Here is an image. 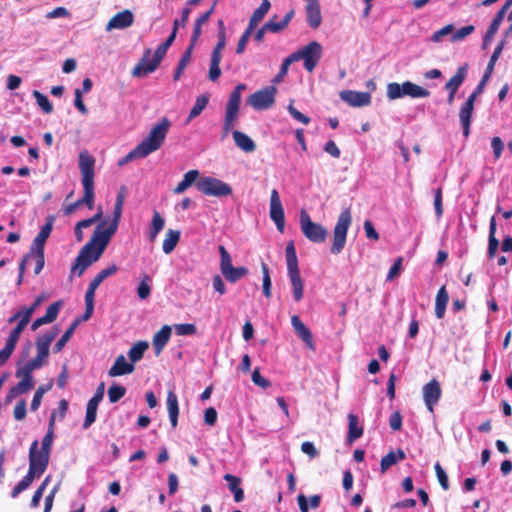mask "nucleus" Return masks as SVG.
<instances>
[{
	"instance_id": "nucleus-22",
	"label": "nucleus",
	"mask_w": 512,
	"mask_h": 512,
	"mask_svg": "<svg viewBox=\"0 0 512 512\" xmlns=\"http://www.w3.org/2000/svg\"><path fill=\"white\" fill-rule=\"evenodd\" d=\"M44 361L45 358L37 355L36 357L28 361L24 366L17 369L16 377L21 378L28 384H33L32 372L42 367Z\"/></svg>"
},
{
	"instance_id": "nucleus-31",
	"label": "nucleus",
	"mask_w": 512,
	"mask_h": 512,
	"mask_svg": "<svg viewBox=\"0 0 512 512\" xmlns=\"http://www.w3.org/2000/svg\"><path fill=\"white\" fill-rule=\"evenodd\" d=\"M166 401H167V409H168L171 426L173 428H176L177 424H178V415H179L178 397H177L176 393L172 390H169L167 393Z\"/></svg>"
},
{
	"instance_id": "nucleus-37",
	"label": "nucleus",
	"mask_w": 512,
	"mask_h": 512,
	"mask_svg": "<svg viewBox=\"0 0 512 512\" xmlns=\"http://www.w3.org/2000/svg\"><path fill=\"white\" fill-rule=\"evenodd\" d=\"M99 286L89 283L85 293V312L82 316V320L87 321L91 318L94 311V298L95 292Z\"/></svg>"
},
{
	"instance_id": "nucleus-60",
	"label": "nucleus",
	"mask_w": 512,
	"mask_h": 512,
	"mask_svg": "<svg viewBox=\"0 0 512 512\" xmlns=\"http://www.w3.org/2000/svg\"><path fill=\"white\" fill-rule=\"evenodd\" d=\"M175 331L177 335L180 336L194 335L197 331V328L192 323H181L175 325Z\"/></svg>"
},
{
	"instance_id": "nucleus-11",
	"label": "nucleus",
	"mask_w": 512,
	"mask_h": 512,
	"mask_svg": "<svg viewBox=\"0 0 512 512\" xmlns=\"http://www.w3.org/2000/svg\"><path fill=\"white\" fill-rule=\"evenodd\" d=\"M220 270L228 282L235 283L248 274L246 267H233L232 258L223 245L219 246Z\"/></svg>"
},
{
	"instance_id": "nucleus-3",
	"label": "nucleus",
	"mask_w": 512,
	"mask_h": 512,
	"mask_svg": "<svg viewBox=\"0 0 512 512\" xmlns=\"http://www.w3.org/2000/svg\"><path fill=\"white\" fill-rule=\"evenodd\" d=\"M171 127V122L168 118L163 117L157 124H155L150 130L146 138H144L138 146L143 150L147 156L163 145L166 136Z\"/></svg>"
},
{
	"instance_id": "nucleus-47",
	"label": "nucleus",
	"mask_w": 512,
	"mask_h": 512,
	"mask_svg": "<svg viewBox=\"0 0 512 512\" xmlns=\"http://www.w3.org/2000/svg\"><path fill=\"white\" fill-rule=\"evenodd\" d=\"M80 319H75L73 323L70 325V327L64 332V334L60 337V339L56 342L54 345V352L58 353L60 352L66 343L69 341L71 336L73 335L76 327L79 325Z\"/></svg>"
},
{
	"instance_id": "nucleus-56",
	"label": "nucleus",
	"mask_w": 512,
	"mask_h": 512,
	"mask_svg": "<svg viewBox=\"0 0 512 512\" xmlns=\"http://www.w3.org/2000/svg\"><path fill=\"white\" fill-rule=\"evenodd\" d=\"M145 157H147V155L144 154L143 150L137 145L134 149H132L125 157H123L118 162V165L123 166L134 159L145 158Z\"/></svg>"
},
{
	"instance_id": "nucleus-43",
	"label": "nucleus",
	"mask_w": 512,
	"mask_h": 512,
	"mask_svg": "<svg viewBox=\"0 0 512 512\" xmlns=\"http://www.w3.org/2000/svg\"><path fill=\"white\" fill-rule=\"evenodd\" d=\"M33 388V384H28L24 380H20L15 386L10 388L8 393L5 396V404H9L21 394L27 393L29 390Z\"/></svg>"
},
{
	"instance_id": "nucleus-15",
	"label": "nucleus",
	"mask_w": 512,
	"mask_h": 512,
	"mask_svg": "<svg viewBox=\"0 0 512 512\" xmlns=\"http://www.w3.org/2000/svg\"><path fill=\"white\" fill-rule=\"evenodd\" d=\"M270 218L275 223L278 231L283 233L285 228L284 209L276 189H273L270 195Z\"/></svg>"
},
{
	"instance_id": "nucleus-33",
	"label": "nucleus",
	"mask_w": 512,
	"mask_h": 512,
	"mask_svg": "<svg viewBox=\"0 0 512 512\" xmlns=\"http://www.w3.org/2000/svg\"><path fill=\"white\" fill-rule=\"evenodd\" d=\"M468 71V64H464L460 66L456 73L447 81L445 84L446 90H452L456 91L459 89V87L463 84Z\"/></svg>"
},
{
	"instance_id": "nucleus-26",
	"label": "nucleus",
	"mask_w": 512,
	"mask_h": 512,
	"mask_svg": "<svg viewBox=\"0 0 512 512\" xmlns=\"http://www.w3.org/2000/svg\"><path fill=\"white\" fill-rule=\"evenodd\" d=\"M505 46V40H502L494 49L490 59H489V62L487 64V67L485 69V72L480 80V82L478 83L479 85H482L484 88L487 84V82L489 81V79L491 78L492 76V73L494 71V67H495V64L497 62V60L499 59L502 51H503V48Z\"/></svg>"
},
{
	"instance_id": "nucleus-42",
	"label": "nucleus",
	"mask_w": 512,
	"mask_h": 512,
	"mask_svg": "<svg viewBox=\"0 0 512 512\" xmlns=\"http://www.w3.org/2000/svg\"><path fill=\"white\" fill-rule=\"evenodd\" d=\"M180 240V231L168 229L163 240L162 249L165 254H170Z\"/></svg>"
},
{
	"instance_id": "nucleus-6",
	"label": "nucleus",
	"mask_w": 512,
	"mask_h": 512,
	"mask_svg": "<svg viewBox=\"0 0 512 512\" xmlns=\"http://www.w3.org/2000/svg\"><path fill=\"white\" fill-rule=\"evenodd\" d=\"M294 62L303 60L304 68L307 72L312 73L322 56V46L317 41H311L307 45L290 54Z\"/></svg>"
},
{
	"instance_id": "nucleus-4",
	"label": "nucleus",
	"mask_w": 512,
	"mask_h": 512,
	"mask_svg": "<svg viewBox=\"0 0 512 512\" xmlns=\"http://www.w3.org/2000/svg\"><path fill=\"white\" fill-rule=\"evenodd\" d=\"M245 89V84H238L229 95V99L225 109V118L222 128L223 138L226 137L236 125L241 103V93Z\"/></svg>"
},
{
	"instance_id": "nucleus-46",
	"label": "nucleus",
	"mask_w": 512,
	"mask_h": 512,
	"mask_svg": "<svg viewBox=\"0 0 512 512\" xmlns=\"http://www.w3.org/2000/svg\"><path fill=\"white\" fill-rule=\"evenodd\" d=\"M209 102V95H201L197 97L193 107L190 110V113L187 118V122H190L192 119L199 116L202 111L206 108Z\"/></svg>"
},
{
	"instance_id": "nucleus-55",
	"label": "nucleus",
	"mask_w": 512,
	"mask_h": 512,
	"mask_svg": "<svg viewBox=\"0 0 512 512\" xmlns=\"http://www.w3.org/2000/svg\"><path fill=\"white\" fill-rule=\"evenodd\" d=\"M97 409V406L87 403L86 416L83 422L84 429H88L95 422L97 416Z\"/></svg>"
},
{
	"instance_id": "nucleus-17",
	"label": "nucleus",
	"mask_w": 512,
	"mask_h": 512,
	"mask_svg": "<svg viewBox=\"0 0 512 512\" xmlns=\"http://www.w3.org/2000/svg\"><path fill=\"white\" fill-rule=\"evenodd\" d=\"M226 45V36L218 35V41L211 53V60H210V68H209V79L211 81H216L220 74V62L222 58V50L225 48Z\"/></svg>"
},
{
	"instance_id": "nucleus-16",
	"label": "nucleus",
	"mask_w": 512,
	"mask_h": 512,
	"mask_svg": "<svg viewBox=\"0 0 512 512\" xmlns=\"http://www.w3.org/2000/svg\"><path fill=\"white\" fill-rule=\"evenodd\" d=\"M422 393L423 400L427 409L429 412L433 413L434 406L438 403L442 395L439 381L435 378L431 379L427 384L423 386Z\"/></svg>"
},
{
	"instance_id": "nucleus-13",
	"label": "nucleus",
	"mask_w": 512,
	"mask_h": 512,
	"mask_svg": "<svg viewBox=\"0 0 512 512\" xmlns=\"http://www.w3.org/2000/svg\"><path fill=\"white\" fill-rule=\"evenodd\" d=\"M277 89L274 86H268L252 93L247 103L255 110H266L273 106Z\"/></svg>"
},
{
	"instance_id": "nucleus-53",
	"label": "nucleus",
	"mask_w": 512,
	"mask_h": 512,
	"mask_svg": "<svg viewBox=\"0 0 512 512\" xmlns=\"http://www.w3.org/2000/svg\"><path fill=\"white\" fill-rule=\"evenodd\" d=\"M294 63V60L292 59L291 55H289L288 57H286L281 66H280V69H279V72L275 75V77L273 78L272 80V83L274 84H278L280 82L283 81L284 77L287 75L288 73V69H289V66Z\"/></svg>"
},
{
	"instance_id": "nucleus-23",
	"label": "nucleus",
	"mask_w": 512,
	"mask_h": 512,
	"mask_svg": "<svg viewBox=\"0 0 512 512\" xmlns=\"http://www.w3.org/2000/svg\"><path fill=\"white\" fill-rule=\"evenodd\" d=\"M134 15L133 13L126 9L117 14H115L107 23L106 30L110 31L112 29H125L133 24Z\"/></svg>"
},
{
	"instance_id": "nucleus-2",
	"label": "nucleus",
	"mask_w": 512,
	"mask_h": 512,
	"mask_svg": "<svg viewBox=\"0 0 512 512\" xmlns=\"http://www.w3.org/2000/svg\"><path fill=\"white\" fill-rule=\"evenodd\" d=\"M78 165L82 176L84 193L82 198L64 208L65 215L72 214L78 207L82 205H86L89 209H92L94 206L95 158L87 150H83L79 153Z\"/></svg>"
},
{
	"instance_id": "nucleus-51",
	"label": "nucleus",
	"mask_w": 512,
	"mask_h": 512,
	"mask_svg": "<svg viewBox=\"0 0 512 512\" xmlns=\"http://www.w3.org/2000/svg\"><path fill=\"white\" fill-rule=\"evenodd\" d=\"M33 96L39 107H41L45 113L50 114L53 111V106L46 95L42 94L38 90H34Z\"/></svg>"
},
{
	"instance_id": "nucleus-57",
	"label": "nucleus",
	"mask_w": 512,
	"mask_h": 512,
	"mask_svg": "<svg viewBox=\"0 0 512 512\" xmlns=\"http://www.w3.org/2000/svg\"><path fill=\"white\" fill-rule=\"evenodd\" d=\"M508 9L509 8L505 7L504 5L500 8V10L496 13L494 19L492 20V22L488 28L489 31H491L495 34L498 32V29H499Z\"/></svg>"
},
{
	"instance_id": "nucleus-24",
	"label": "nucleus",
	"mask_w": 512,
	"mask_h": 512,
	"mask_svg": "<svg viewBox=\"0 0 512 512\" xmlns=\"http://www.w3.org/2000/svg\"><path fill=\"white\" fill-rule=\"evenodd\" d=\"M63 305L62 300H58L51 305L48 306L45 315L42 317H39L35 319L31 325V329L33 331L37 330L40 326L52 323L54 320H56L59 311Z\"/></svg>"
},
{
	"instance_id": "nucleus-10",
	"label": "nucleus",
	"mask_w": 512,
	"mask_h": 512,
	"mask_svg": "<svg viewBox=\"0 0 512 512\" xmlns=\"http://www.w3.org/2000/svg\"><path fill=\"white\" fill-rule=\"evenodd\" d=\"M198 191L207 196L224 197L232 194V188L224 181L213 177H202L196 182Z\"/></svg>"
},
{
	"instance_id": "nucleus-39",
	"label": "nucleus",
	"mask_w": 512,
	"mask_h": 512,
	"mask_svg": "<svg viewBox=\"0 0 512 512\" xmlns=\"http://www.w3.org/2000/svg\"><path fill=\"white\" fill-rule=\"evenodd\" d=\"M164 225H165L164 218L161 216V214L158 211L154 210L150 228H149V233H148V240L150 242H154L156 240L157 235L164 228Z\"/></svg>"
},
{
	"instance_id": "nucleus-21",
	"label": "nucleus",
	"mask_w": 512,
	"mask_h": 512,
	"mask_svg": "<svg viewBox=\"0 0 512 512\" xmlns=\"http://www.w3.org/2000/svg\"><path fill=\"white\" fill-rule=\"evenodd\" d=\"M291 324L297 336L306 344L310 350H315L313 335L310 329L301 321L299 316L293 315L291 317Z\"/></svg>"
},
{
	"instance_id": "nucleus-45",
	"label": "nucleus",
	"mask_w": 512,
	"mask_h": 512,
	"mask_svg": "<svg viewBox=\"0 0 512 512\" xmlns=\"http://www.w3.org/2000/svg\"><path fill=\"white\" fill-rule=\"evenodd\" d=\"M148 348L149 344L146 341H139L135 343L128 351V356L131 360V363L134 364L140 361Z\"/></svg>"
},
{
	"instance_id": "nucleus-40",
	"label": "nucleus",
	"mask_w": 512,
	"mask_h": 512,
	"mask_svg": "<svg viewBox=\"0 0 512 512\" xmlns=\"http://www.w3.org/2000/svg\"><path fill=\"white\" fill-rule=\"evenodd\" d=\"M199 177V171L198 170H189L186 172L183 176L182 181H180L177 186L173 189V192L175 194H181L184 191H186L193 183L197 182V179Z\"/></svg>"
},
{
	"instance_id": "nucleus-34",
	"label": "nucleus",
	"mask_w": 512,
	"mask_h": 512,
	"mask_svg": "<svg viewBox=\"0 0 512 512\" xmlns=\"http://www.w3.org/2000/svg\"><path fill=\"white\" fill-rule=\"evenodd\" d=\"M448 301L449 294L446 290V287L443 285L438 290L435 299V316L438 319H442L444 317Z\"/></svg>"
},
{
	"instance_id": "nucleus-38",
	"label": "nucleus",
	"mask_w": 512,
	"mask_h": 512,
	"mask_svg": "<svg viewBox=\"0 0 512 512\" xmlns=\"http://www.w3.org/2000/svg\"><path fill=\"white\" fill-rule=\"evenodd\" d=\"M364 433L363 426L359 425V418L357 415L350 413L348 415V440L353 442L360 438Z\"/></svg>"
},
{
	"instance_id": "nucleus-20",
	"label": "nucleus",
	"mask_w": 512,
	"mask_h": 512,
	"mask_svg": "<svg viewBox=\"0 0 512 512\" xmlns=\"http://www.w3.org/2000/svg\"><path fill=\"white\" fill-rule=\"evenodd\" d=\"M53 221L54 218L49 217L47 222L41 227L30 247L31 254H34V252H44L45 243L52 232Z\"/></svg>"
},
{
	"instance_id": "nucleus-12",
	"label": "nucleus",
	"mask_w": 512,
	"mask_h": 512,
	"mask_svg": "<svg viewBox=\"0 0 512 512\" xmlns=\"http://www.w3.org/2000/svg\"><path fill=\"white\" fill-rule=\"evenodd\" d=\"M484 89L485 88L482 85L478 84L475 90L471 93V95L467 98V100L459 110V120L463 128V135L466 138L470 134V125L472 113L474 110V103L477 97L483 93Z\"/></svg>"
},
{
	"instance_id": "nucleus-28",
	"label": "nucleus",
	"mask_w": 512,
	"mask_h": 512,
	"mask_svg": "<svg viewBox=\"0 0 512 512\" xmlns=\"http://www.w3.org/2000/svg\"><path fill=\"white\" fill-rule=\"evenodd\" d=\"M305 11L308 25L312 29H317L322 22L319 1L306 4Z\"/></svg>"
},
{
	"instance_id": "nucleus-64",
	"label": "nucleus",
	"mask_w": 512,
	"mask_h": 512,
	"mask_svg": "<svg viewBox=\"0 0 512 512\" xmlns=\"http://www.w3.org/2000/svg\"><path fill=\"white\" fill-rule=\"evenodd\" d=\"M26 413V401L24 399H21L14 407L13 415L15 420H24L26 417Z\"/></svg>"
},
{
	"instance_id": "nucleus-25",
	"label": "nucleus",
	"mask_w": 512,
	"mask_h": 512,
	"mask_svg": "<svg viewBox=\"0 0 512 512\" xmlns=\"http://www.w3.org/2000/svg\"><path fill=\"white\" fill-rule=\"evenodd\" d=\"M59 333V328L54 327L53 330L42 334L36 339V348L37 355L43 358H47L49 356V349L52 341L56 338Z\"/></svg>"
},
{
	"instance_id": "nucleus-36",
	"label": "nucleus",
	"mask_w": 512,
	"mask_h": 512,
	"mask_svg": "<svg viewBox=\"0 0 512 512\" xmlns=\"http://www.w3.org/2000/svg\"><path fill=\"white\" fill-rule=\"evenodd\" d=\"M271 7L269 0H263L260 6L252 13L248 26L250 29L255 30L258 24L264 19Z\"/></svg>"
},
{
	"instance_id": "nucleus-61",
	"label": "nucleus",
	"mask_w": 512,
	"mask_h": 512,
	"mask_svg": "<svg viewBox=\"0 0 512 512\" xmlns=\"http://www.w3.org/2000/svg\"><path fill=\"white\" fill-rule=\"evenodd\" d=\"M252 382L263 389L271 387V382L261 375L259 368H255L252 372Z\"/></svg>"
},
{
	"instance_id": "nucleus-18",
	"label": "nucleus",
	"mask_w": 512,
	"mask_h": 512,
	"mask_svg": "<svg viewBox=\"0 0 512 512\" xmlns=\"http://www.w3.org/2000/svg\"><path fill=\"white\" fill-rule=\"evenodd\" d=\"M34 449L35 447L29 449V468L27 474L24 476L30 483H32L35 478L40 477L49 465V461L36 456Z\"/></svg>"
},
{
	"instance_id": "nucleus-41",
	"label": "nucleus",
	"mask_w": 512,
	"mask_h": 512,
	"mask_svg": "<svg viewBox=\"0 0 512 512\" xmlns=\"http://www.w3.org/2000/svg\"><path fill=\"white\" fill-rule=\"evenodd\" d=\"M289 279L291 281L293 297L296 302H299L303 298L304 284L300 275V271L298 272H290L288 273Z\"/></svg>"
},
{
	"instance_id": "nucleus-52",
	"label": "nucleus",
	"mask_w": 512,
	"mask_h": 512,
	"mask_svg": "<svg viewBox=\"0 0 512 512\" xmlns=\"http://www.w3.org/2000/svg\"><path fill=\"white\" fill-rule=\"evenodd\" d=\"M126 394V388L122 385L113 384L108 389V397L111 403L118 402Z\"/></svg>"
},
{
	"instance_id": "nucleus-59",
	"label": "nucleus",
	"mask_w": 512,
	"mask_h": 512,
	"mask_svg": "<svg viewBox=\"0 0 512 512\" xmlns=\"http://www.w3.org/2000/svg\"><path fill=\"white\" fill-rule=\"evenodd\" d=\"M435 473L438 479L439 484L444 490L449 489V481L448 476L442 466L437 462L434 466Z\"/></svg>"
},
{
	"instance_id": "nucleus-63",
	"label": "nucleus",
	"mask_w": 512,
	"mask_h": 512,
	"mask_svg": "<svg viewBox=\"0 0 512 512\" xmlns=\"http://www.w3.org/2000/svg\"><path fill=\"white\" fill-rule=\"evenodd\" d=\"M253 31L254 30L250 29L249 27H247L245 29V31L243 32V34L241 35V37L237 43V47H236L237 54H242L244 52L247 42H248L250 36L252 35Z\"/></svg>"
},
{
	"instance_id": "nucleus-19",
	"label": "nucleus",
	"mask_w": 512,
	"mask_h": 512,
	"mask_svg": "<svg viewBox=\"0 0 512 512\" xmlns=\"http://www.w3.org/2000/svg\"><path fill=\"white\" fill-rule=\"evenodd\" d=\"M340 98L353 107L368 106L371 103V95L368 92L344 90L340 92Z\"/></svg>"
},
{
	"instance_id": "nucleus-29",
	"label": "nucleus",
	"mask_w": 512,
	"mask_h": 512,
	"mask_svg": "<svg viewBox=\"0 0 512 512\" xmlns=\"http://www.w3.org/2000/svg\"><path fill=\"white\" fill-rule=\"evenodd\" d=\"M171 337V327L168 325H164L154 336L152 339V344L155 349L156 355H159L166 344L169 342Z\"/></svg>"
},
{
	"instance_id": "nucleus-50",
	"label": "nucleus",
	"mask_w": 512,
	"mask_h": 512,
	"mask_svg": "<svg viewBox=\"0 0 512 512\" xmlns=\"http://www.w3.org/2000/svg\"><path fill=\"white\" fill-rule=\"evenodd\" d=\"M261 270H262V274H263V285H262L263 294L265 295L266 298H270L272 295L271 294V278H270V273H269V267L265 262L261 263Z\"/></svg>"
},
{
	"instance_id": "nucleus-30",
	"label": "nucleus",
	"mask_w": 512,
	"mask_h": 512,
	"mask_svg": "<svg viewBox=\"0 0 512 512\" xmlns=\"http://www.w3.org/2000/svg\"><path fill=\"white\" fill-rule=\"evenodd\" d=\"M27 325L28 322L26 320L20 319L16 327L11 331L10 335L8 336L4 349L7 350L11 355L16 347V344L20 338L21 333L23 332Z\"/></svg>"
},
{
	"instance_id": "nucleus-54",
	"label": "nucleus",
	"mask_w": 512,
	"mask_h": 512,
	"mask_svg": "<svg viewBox=\"0 0 512 512\" xmlns=\"http://www.w3.org/2000/svg\"><path fill=\"white\" fill-rule=\"evenodd\" d=\"M397 463L396 453L394 451H390L386 455L381 458L380 461V471L384 474L391 466Z\"/></svg>"
},
{
	"instance_id": "nucleus-62",
	"label": "nucleus",
	"mask_w": 512,
	"mask_h": 512,
	"mask_svg": "<svg viewBox=\"0 0 512 512\" xmlns=\"http://www.w3.org/2000/svg\"><path fill=\"white\" fill-rule=\"evenodd\" d=\"M474 30H475V27L473 25H467V26L461 27L451 36V41L452 42L460 41V40L464 39L465 37H467L468 35H470L471 33H473Z\"/></svg>"
},
{
	"instance_id": "nucleus-58",
	"label": "nucleus",
	"mask_w": 512,
	"mask_h": 512,
	"mask_svg": "<svg viewBox=\"0 0 512 512\" xmlns=\"http://www.w3.org/2000/svg\"><path fill=\"white\" fill-rule=\"evenodd\" d=\"M150 277L145 275L137 287V295L140 299H147L150 295L151 288L149 286Z\"/></svg>"
},
{
	"instance_id": "nucleus-7",
	"label": "nucleus",
	"mask_w": 512,
	"mask_h": 512,
	"mask_svg": "<svg viewBox=\"0 0 512 512\" xmlns=\"http://www.w3.org/2000/svg\"><path fill=\"white\" fill-rule=\"evenodd\" d=\"M351 220H352V217H351L350 209L349 208L344 209L340 213L337 223L334 227L333 243L331 246L332 254L337 255L343 250L345 243H346L347 231L351 224Z\"/></svg>"
},
{
	"instance_id": "nucleus-44",
	"label": "nucleus",
	"mask_w": 512,
	"mask_h": 512,
	"mask_svg": "<svg viewBox=\"0 0 512 512\" xmlns=\"http://www.w3.org/2000/svg\"><path fill=\"white\" fill-rule=\"evenodd\" d=\"M298 506L301 512H309V508L316 509L320 506L321 496L320 495H312L309 498L310 505H308L307 498L305 495L300 494L297 497Z\"/></svg>"
},
{
	"instance_id": "nucleus-35",
	"label": "nucleus",
	"mask_w": 512,
	"mask_h": 512,
	"mask_svg": "<svg viewBox=\"0 0 512 512\" xmlns=\"http://www.w3.org/2000/svg\"><path fill=\"white\" fill-rule=\"evenodd\" d=\"M234 142L244 152H253L256 149L254 141L245 133L234 130L232 132Z\"/></svg>"
},
{
	"instance_id": "nucleus-32",
	"label": "nucleus",
	"mask_w": 512,
	"mask_h": 512,
	"mask_svg": "<svg viewBox=\"0 0 512 512\" xmlns=\"http://www.w3.org/2000/svg\"><path fill=\"white\" fill-rule=\"evenodd\" d=\"M217 1L218 0H214V2L212 4V6L210 7V9L208 11H206L205 13L201 14L196 19V21L194 23L192 35H191L192 42H197L198 41V39H199V37L201 36V33H202V25L207 23L208 20L210 19L211 15L213 14L214 9L216 7Z\"/></svg>"
},
{
	"instance_id": "nucleus-27",
	"label": "nucleus",
	"mask_w": 512,
	"mask_h": 512,
	"mask_svg": "<svg viewBox=\"0 0 512 512\" xmlns=\"http://www.w3.org/2000/svg\"><path fill=\"white\" fill-rule=\"evenodd\" d=\"M134 369V364L127 362L124 355H119L112 367L109 369L108 374L110 377H117L130 374L134 371Z\"/></svg>"
},
{
	"instance_id": "nucleus-5",
	"label": "nucleus",
	"mask_w": 512,
	"mask_h": 512,
	"mask_svg": "<svg viewBox=\"0 0 512 512\" xmlns=\"http://www.w3.org/2000/svg\"><path fill=\"white\" fill-rule=\"evenodd\" d=\"M386 94L390 100L399 99L404 96L411 98H427L430 96V91L411 81H405L402 84L397 82L389 83L387 85Z\"/></svg>"
},
{
	"instance_id": "nucleus-14",
	"label": "nucleus",
	"mask_w": 512,
	"mask_h": 512,
	"mask_svg": "<svg viewBox=\"0 0 512 512\" xmlns=\"http://www.w3.org/2000/svg\"><path fill=\"white\" fill-rule=\"evenodd\" d=\"M54 422H55V412L52 413L49 420V427L46 435L42 439L41 448L39 449L38 440H34L31 443L30 449L35 447L34 451L38 458H42L46 461L50 459V452L52 448V443L54 439Z\"/></svg>"
},
{
	"instance_id": "nucleus-1",
	"label": "nucleus",
	"mask_w": 512,
	"mask_h": 512,
	"mask_svg": "<svg viewBox=\"0 0 512 512\" xmlns=\"http://www.w3.org/2000/svg\"><path fill=\"white\" fill-rule=\"evenodd\" d=\"M123 205L114 204L112 219H103L96 226L91 239L80 249L71 267V273L81 276L93 263L98 261L118 229Z\"/></svg>"
},
{
	"instance_id": "nucleus-49",
	"label": "nucleus",
	"mask_w": 512,
	"mask_h": 512,
	"mask_svg": "<svg viewBox=\"0 0 512 512\" xmlns=\"http://www.w3.org/2000/svg\"><path fill=\"white\" fill-rule=\"evenodd\" d=\"M52 387V382L49 383L47 386H39L37 388V390L35 391L34 393V396H33V399L31 401V405H30V409L32 411H36L40 404H41V401H42V398H43V395L48 391L50 390Z\"/></svg>"
},
{
	"instance_id": "nucleus-48",
	"label": "nucleus",
	"mask_w": 512,
	"mask_h": 512,
	"mask_svg": "<svg viewBox=\"0 0 512 512\" xmlns=\"http://www.w3.org/2000/svg\"><path fill=\"white\" fill-rule=\"evenodd\" d=\"M118 271V267L116 264H112L109 267L101 270L97 275L92 279L91 283L100 286V284L108 277L114 275Z\"/></svg>"
},
{
	"instance_id": "nucleus-8",
	"label": "nucleus",
	"mask_w": 512,
	"mask_h": 512,
	"mask_svg": "<svg viewBox=\"0 0 512 512\" xmlns=\"http://www.w3.org/2000/svg\"><path fill=\"white\" fill-rule=\"evenodd\" d=\"M166 53L167 50L163 49L162 46L159 45L154 52L153 58L149 61L151 50L147 49L140 62L133 68L131 72L132 76L144 77L154 72L159 67Z\"/></svg>"
},
{
	"instance_id": "nucleus-9",
	"label": "nucleus",
	"mask_w": 512,
	"mask_h": 512,
	"mask_svg": "<svg viewBox=\"0 0 512 512\" xmlns=\"http://www.w3.org/2000/svg\"><path fill=\"white\" fill-rule=\"evenodd\" d=\"M300 228L303 235L312 243H323L328 236L327 229L313 222L305 210L300 213Z\"/></svg>"
}]
</instances>
